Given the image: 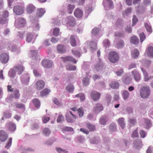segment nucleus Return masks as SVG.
<instances>
[{"label":"nucleus","mask_w":153,"mask_h":153,"mask_svg":"<svg viewBox=\"0 0 153 153\" xmlns=\"http://www.w3.org/2000/svg\"><path fill=\"white\" fill-rule=\"evenodd\" d=\"M150 94L149 87L145 85L142 87L140 91V94L143 98H147Z\"/></svg>","instance_id":"1"},{"label":"nucleus","mask_w":153,"mask_h":153,"mask_svg":"<svg viewBox=\"0 0 153 153\" xmlns=\"http://www.w3.org/2000/svg\"><path fill=\"white\" fill-rule=\"evenodd\" d=\"M108 59L112 63L117 62L119 59V56L117 53L115 52L111 51L108 54Z\"/></svg>","instance_id":"2"},{"label":"nucleus","mask_w":153,"mask_h":153,"mask_svg":"<svg viewBox=\"0 0 153 153\" xmlns=\"http://www.w3.org/2000/svg\"><path fill=\"white\" fill-rule=\"evenodd\" d=\"M25 23L26 22L25 19L20 17L16 21L15 25L18 28L22 27L25 26Z\"/></svg>","instance_id":"3"},{"label":"nucleus","mask_w":153,"mask_h":153,"mask_svg":"<svg viewBox=\"0 0 153 153\" xmlns=\"http://www.w3.org/2000/svg\"><path fill=\"white\" fill-rule=\"evenodd\" d=\"M103 4L105 9H112L113 8V3L111 0H104Z\"/></svg>","instance_id":"4"},{"label":"nucleus","mask_w":153,"mask_h":153,"mask_svg":"<svg viewBox=\"0 0 153 153\" xmlns=\"http://www.w3.org/2000/svg\"><path fill=\"white\" fill-rule=\"evenodd\" d=\"M12 92L13 94L10 95L7 98L9 100H12L13 98H14L15 99H17L19 97L20 94L19 90L16 89H14Z\"/></svg>","instance_id":"5"},{"label":"nucleus","mask_w":153,"mask_h":153,"mask_svg":"<svg viewBox=\"0 0 153 153\" xmlns=\"http://www.w3.org/2000/svg\"><path fill=\"white\" fill-rule=\"evenodd\" d=\"M103 68L104 65L101 59H99L98 62L95 67V70L97 71H101L102 70Z\"/></svg>","instance_id":"6"},{"label":"nucleus","mask_w":153,"mask_h":153,"mask_svg":"<svg viewBox=\"0 0 153 153\" xmlns=\"http://www.w3.org/2000/svg\"><path fill=\"white\" fill-rule=\"evenodd\" d=\"M30 77L27 74H24L21 76L20 80L22 84L27 85L29 81Z\"/></svg>","instance_id":"7"},{"label":"nucleus","mask_w":153,"mask_h":153,"mask_svg":"<svg viewBox=\"0 0 153 153\" xmlns=\"http://www.w3.org/2000/svg\"><path fill=\"white\" fill-rule=\"evenodd\" d=\"M13 10L14 12L17 15L22 14L24 12V9L23 7L19 5L14 6Z\"/></svg>","instance_id":"8"},{"label":"nucleus","mask_w":153,"mask_h":153,"mask_svg":"<svg viewBox=\"0 0 153 153\" xmlns=\"http://www.w3.org/2000/svg\"><path fill=\"white\" fill-rule=\"evenodd\" d=\"M42 64L44 67L48 68L51 67L53 64V63L51 61L48 59L43 60L42 62Z\"/></svg>","instance_id":"9"},{"label":"nucleus","mask_w":153,"mask_h":153,"mask_svg":"<svg viewBox=\"0 0 153 153\" xmlns=\"http://www.w3.org/2000/svg\"><path fill=\"white\" fill-rule=\"evenodd\" d=\"M100 94L95 91H92L90 94L91 98L94 101L99 100Z\"/></svg>","instance_id":"10"},{"label":"nucleus","mask_w":153,"mask_h":153,"mask_svg":"<svg viewBox=\"0 0 153 153\" xmlns=\"http://www.w3.org/2000/svg\"><path fill=\"white\" fill-rule=\"evenodd\" d=\"M9 60L8 55L6 53H2L0 56V60L3 63H6Z\"/></svg>","instance_id":"11"},{"label":"nucleus","mask_w":153,"mask_h":153,"mask_svg":"<svg viewBox=\"0 0 153 153\" xmlns=\"http://www.w3.org/2000/svg\"><path fill=\"white\" fill-rule=\"evenodd\" d=\"M36 89L38 90L42 89L44 87L45 83L42 80H39L36 82Z\"/></svg>","instance_id":"12"},{"label":"nucleus","mask_w":153,"mask_h":153,"mask_svg":"<svg viewBox=\"0 0 153 153\" xmlns=\"http://www.w3.org/2000/svg\"><path fill=\"white\" fill-rule=\"evenodd\" d=\"M131 74L133 76L136 81H138L140 80V74L137 70H134L131 71Z\"/></svg>","instance_id":"13"},{"label":"nucleus","mask_w":153,"mask_h":153,"mask_svg":"<svg viewBox=\"0 0 153 153\" xmlns=\"http://www.w3.org/2000/svg\"><path fill=\"white\" fill-rule=\"evenodd\" d=\"M62 60L64 62H72L74 63L77 62V61L74 58L71 56H68L66 57H62Z\"/></svg>","instance_id":"14"},{"label":"nucleus","mask_w":153,"mask_h":153,"mask_svg":"<svg viewBox=\"0 0 153 153\" xmlns=\"http://www.w3.org/2000/svg\"><path fill=\"white\" fill-rule=\"evenodd\" d=\"M103 108L102 105L100 103L97 104L96 106L93 110L94 112L97 113H98L103 110Z\"/></svg>","instance_id":"15"},{"label":"nucleus","mask_w":153,"mask_h":153,"mask_svg":"<svg viewBox=\"0 0 153 153\" xmlns=\"http://www.w3.org/2000/svg\"><path fill=\"white\" fill-rule=\"evenodd\" d=\"M74 14L76 17L80 18L83 15V11L81 9L77 8L75 9Z\"/></svg>","instance_id":"16"},{"label":"nucleus","mask_w":153,"mask_h":153,"mask_svg":"<svg viewBox=\"0 0 153 153\" xmlns=\"http://www.w3.org/2000/svg\"><path fill=\"white\" fill-rule=\"evenodd\" d=\"M7 137V135L4 131H0V141L4 142Z\"/></svg>","instance_id":"17"},{"label":"nucleus","mask_w":153,"mask_h":153,"mask_svg":"<svg viewBox=\"0 0 153 153\" xmlns=\"http://www.w3.org/2000/svg\"><path fill=\"white\" fill-rule=\"evenodd\" d=\"M68 23V25H71L74 26L75 24V18L72 16H69L67 17Z\"/></svg>","instance_id":"18"},{"label":"nucleus","mask_w":153,"mask_h":153,"mask_svg":"<svg viewBox=\"0 0 153 153\" xmlns=\"http://www.w3.org/2000/svg\"><path fill=\"white\" fill-rule=\"evenodd\" d=\"M88 44V45L90 48V50L92 52H94L97 48V43L94 41H92Z\"/></svg>","instance_id":"19"},{"label":"nucleus","mask_w":153,"mask_h":153,"mask_svg":"<svg viewBox=\"0 0 153 153\" xmlns=\"http://www.w3.org/2000/svg\"><path fill=\"white\" fill-rule=\"evenodd\" d=\"M16 72L18 75H21L24 71L23 67L21 65H18L14 67Z\"/></svg>","instance_id":"20"},{"label":"nucleus","mask_w":153,"mask_h":153,"mask_svg":"<svg viewBox=\"0 0 153 153\" xmlns=\"http://www.w3.org/2000/svg\"><path fill=\"white\" fill-rule=\"evenodd\" d=\"M134 146L138 149L141 148L142 146L141 141L139 139H137L133 141Z\"/></svg>","instance_id":"21"},{"label":"nucleus","mask_w":153,"mask_h":153,"mask_svg":"<svg viewBox=\"0 0 153 153\" xmlns=\"http://www.w3.org/2000/svg\"><path fill=\"white\" fill-rule=\"evenodd\" d=\"M6 125L8 126L10 131H14L15 130L16 127L15 124L10 122L7 123Z\"/></svg>","instance_id":"22"},{"label":"nucleus","mask_w":153,"mask_h":153,"mask_svg":"<svg viewBox=\"0 0 153 153\" xmlns=\"http://www.w3.org/2000/svg\"><path fill=\"white\" fill-rule=\"evenodd\" d=\"M16 71L14 67L10 69L8 73L9 76L12 78H14L16 76Z\"/></svg>","instance_id":"23"},{"label":"nucleus","mask_w":153,"mask_h":153,"mask_svg":"<svg viewBox=\"0 0 153 153\" xmlns=\"http://www.w3.org/2000/svg\"><path fill=\"white\" fill-rule=\"evenodd\" d=\"M125 43L124 41L121 39L120 40L117 42L115 46V48L117 49L123 48L124 46Z\"/></svg>","instance_id":"24"},{"label":"nucleus","mask_w":153,"mask_h":153,"mask_svg":"<svg viewBox=\"0 0 153 153\" xmlns=\"http://www.w3.org/2000/svg\"><path fill=\"white\" fill-rule=\"evenodd\" d=\"M131 78L127 75H124L123 78V81L126 84H129L131 82Z\"/></svg>","instance_id":"25"},{"label":"nucleus","mask_w":153,"mask_h":153,"mask_svg":"<svg viewBox=\"0 0 153 153\" xmlns=\"http://www.w3.org/2000/svg\"><path fill=\"white\" fill-rule=\"evenodd\" d=\"M35 9V7L33 5L29 4L27 7V11L28 13H31L34 12Z\"/></svg>","instance_id":"26"},{"label":"nucleus","mask_w":153,"mask_h":153,"mask_svg":"<svg viewBox=\"0 0 153 153\" xmlns=\"http://www.w3.org/2000/svg\"><path fill=\"white\" fill-rule=\"evenodd\" d=\"M33 34L30 33H28L27 34L26 38V41L29 43L31 42L33 39Z\"/></svg>","instance_id":"27"},{"label":"nucleus","mask_w":153,"mask_h":153,"mask_svg":"<svg viewBox=\"0 0 153 153\" xmlns=\"http://www.w3.org/2000/svg\"><path fill=\"white\" fill-rule=\"evenodd\" d=\"M74 88V85L71 84H69L66 86V89L69 93H72Z\"/></svg>","instance_id":"28"},{"label":"nucleus","mask_w":153,"mask_h":153,"mask_svg":"<svg viewBox=\"0 0 153 153\" xmlns=\"http://www.w3.org/2000/svg\"><path fill=\"white\" fill-rule=\"evenodd\" d=\"M45 12V9L43 8H38L36 13V15L39 17H41Z\"/></svg>","instance_id":"29"},{"label":"nucleus","mask_w":153,"mask_h":153,"mask_svg":"<svg viewBox=\"0 0 153 153\" xmlns=\"http://www.w3.org/2000/svg\"><path fill=\"white\" fill-rule=\"evenodd\" d=\"M122 95L123 99L126 100L129 97V93L127 91L125 90L122 91Z\"/></svg>","instance_id":"30"},{"label":"nucleus","mask_w":153,"mask_h":153,"mask_svg":"<svg viewBox=\"0 0 153 153\" xmlns=\"http://www.w3.org/2000/svg\"><path fill=\"white\" fill-rule=\"evenodd\" d=\"M147 55L149 56L153 57V47L150 46L148 48L147 51Z\"/></svg>","instance_id":"31"},{"label":"nucleus","mask_w":153,"mask_h":153,"mask_svg":"<svg viewBox=\"0 0 153 153\" xmlns=\"http://www.w3.org/2000/svg\"><path fill=\"white\" fill-rule=\"evenodd\" d=\"M57 49L59 52L61 53H64L66 51L64 46L59 45L57 47Z\"/></svg>","instance_id":"32"},{"label":"nucleus","mask_w":153,"mask_h":153,"mask_svg":"<svg viewBox=\"0 0 153 153\" xmlns=\"http://www.w3.org/2000/svg\"><path fill=\"white\" fill-rule=\"evenodd\" d=\"M145 127L146 128L148 129L152 126V123L150 120L148 119H145L144 120Z\"/></svg>","instance_id":"33"},{"label":"nucleus","mask_w":153,"mask_h":153,"mask_svg":"<svg viewBox=\"0 0 153 153\" xmlns=\"http://www.w3.org/2000/svg\"><path fill=\"white\" fill-rule=\"evenodd\" d=\"M144 26L147 32L150 33L152 32V30L150 24L145 23L144 24Z\"/></svg>","instance_id":"34"},{"label":"nucleus","mask_w":153,"mask_h":153,"mask_svg":"<svg viewBox=\"0 0 153 153\" xmlns=\"http://www.w3.org/2000/svg\"><path fill=\"white\" fill-rule=\"evenodd\" d=\"M108 120V117L106 116H104L101 117L100 121V123L102 125H105Z\"/></svg>","instance_id":"35"},{"label":"nucleus","mask_w":153,"mask_h":153,"mask_svg":"<svg viewBox=\"0 0 153 153\" xmlns=\"http://www.w3.org/2000/svg\"><path fill=\"white\" fill-rule=\"evenodd\" d=\"M76 36L72 35L70 37V42L71 45L73 47H75L76 45V43L75 39Z\"/></svg>","instance_id":"36"},{"label":"nucleus","mask_w":153,"mask_h":153,"mask_svg":"<svg viewBox=\"0 0 153 153\" xmlns=\"http://www.w3.org/2000/svg\"><path fill=\"white\" fill-rule=\"evenodd\" d=\"M130 42L131 43L136 45L139 42V40L136 36H133L131 38Z\"/></svg>","instance_id":"37"},{"label":"nucleus","mask_w":153,"mask_h":153,"mask_svg":"<svg viewBox=\"0 0 153 153\" xmlns=\"http://www.w3.org/2000/svg\"><path fill=\"white\" fill-rule=\"evenodd\" d=\"M124 119L123 117L120 118L118 120V122L121 127L123 129L125 126Z\"/></svg>","instance_id":"38"},{"label":"nucleus","mask_w":153,"mask_h":153,"mask_svg":"<svg viewBox=\"0 0 153 153\" xmlns=\"http://www.w3.org/2000/svg\"><path fill=\"white\" fill-rule=\"evenodd\" d=\"M43 134L46 136H48L50 134L51 131L48 128H45L42 131Z\"/></svg>","instance_id":"39"},{"label":"nucleus","mask_w":153,"mask_h":153,"mask_svg":"<svg viewBox=\"0 0 153 153\" xmlns=\"http://www.w3.org/2000/svg\"><path fill=\"white\" fill-rule=\"evenodd\" d=\"M110 87L113 89H117L119 86V84L118 82H111L110 84Z\"/></svg>","instance_id":"40"},{"label":"nucleus","mask_w":153,"mask_h":153,"mask_svg":"<svg viewBox=\"0 0 153 153\" xmlns=\"http://www.w3.org/2000/svg\"><path fill=\"white\" fill-rule=\"evenodd\" d=\"M75 8L74 5L69 4L67 7V11L69 14H71Z\"/></svg>","instance_id":"41"},{"label":"nucleus","mask_w":153,"mask_h":153,"mask_svg":"<svg viewBox=\"0 0 153 153\" xmlns=\"http://www.w3.org/2000/svg\"><path fill=\"white\" fill-rule=\"evenodd\" d=\"M50 91H51L49 89H45L41 92V96L42 97H43L47 95H48Z\"/></svg>","instance_id":"42"},{"label":"nucleus","mask_w":153,"mask_h":153,"mask_svg":"<svg viewBox=\"0 0 153 153\" xmlns=\"http://www.w3.org/2000/svg\"><path fill=\"white\" fill-rule=\"evenodd\" d=\"M75 97H78L80 99V100L82 102L83 101L85 100V96L84 94L82 93H80L75 95Z\"/></svg>","instance_id":"43"},{"label":"nucleus","mask_w":153,"mask_h":153,"mask_svg":"<svg viewBox=\"0 0 153 153\" xmlns=\"http://www.w3.org/2000/svg\"><path fill=\"white\" fill-rule=\"evenodd\" d=\"M33 102L35 107L38 109L39 108L40 106V102L39 100L34 99L33 100Z\"/></svg>","instance_id":"44"},{"label":"nucleus","mask_w":153,"mask_h":153,"mask_svg":"<svg viewBox=\"0 0 153 153\" xmlns=\"http://www.w3.org/2000/svg\"><path fill=\"white\" fill-rule=\"evenodd\" d=\"M78 113L79 114V116L80 117H82L84 114V110L82 108H79L77 110Z\"/></svg>","instance_id":"45"},{"label":"nucleus","mask_w":153,"mask_h":153,"mask_svg":"<svg viewBox=\"0 0 153 153\" xmlns=\"http://www.w3.org/2000/svg\"><path fill=\"white\" fill-rule=\"evenodd\" d=\"M139 54V51L137 49H135L132 53V57L133 58H136L138 56Z\"/></svg>","instance_id":"46"},{"label":"nucleus","mask_w":153,"mask_h":153,"mask_svg":"<svg viewBox=\"0 0 153 153\" xmlns=\"http://www.w3.org/2000/svg\"><path fill=\"white\" fill-rule=\"evenodd\" d=\"M66 68L68 70L70 71H74L76 70V67L74 65H69L66 66Z\"/></svg>","instance_id":"47"},{"label":"nucleus","mask_w":153,"mask_h":153,"mask_svg":"<svg viewBox=\"0 0 153 153\" xmlns=\"http://www.w3.org/2000/svg\"><path fill=\"white\" fill-rule=\"evenodd\" d=\"M83 85L85 86H86L89 84V79L86 77L83 78L82 81Z\"/></svg>","instance_id":"48"},{"label":"nucleus","mask_w":153,"mask_h":153,"mask_svg":"<svg viewBox=\"0 0 153 153\" xmlns=\"http://www.w3.org/2000/svg\"><path fill=\"white\" fill-rule=\"evenodd\" d=\"M109 129L110 131L111 132L115 131L116 130L115 125L114 124L110 125L109 126Z\"/></svg>","instance_id":"49"},{"label":"nucleus","mask_w":153,"mask_h":153,"mask_svg":"<svg viewBox=\"0 0 153 153\" xmlns=\"http://www.w3.org/2000/svg\"><path fill=\"white\" fill-rule=\"evenodd\" d=\"M57 152L59 153H68V151L64 149H62L60 148H56Z\"/></svg>","instance_id":"50"},{"label":"nucleus","mask_w":153,"mask_h":153,"mask_svg":"<svg viewBox=\"0 0 153 153\" xmlns=\"http://www.w3.org/2000/svg\"><path fill=\"white\" fill-rule=\"evenodd\" d=\"M66 120L68 123H73L74 121V119L69 116L68 113L66 115Z\"/></svg>","instance_id":"51"},{"label":"nucleus","mask_w":153,"mask_h":153,"mask_svg":"<svg viewBox=\"0 0 153 153\" xmlns=\"http://www.w3.org/2000/svg\"><path fill=\"white\" fill-rule=\"evenodd\" d=\"M103 44L104 46L106 48L110 45V42L108 39H105L104 40Z\"/></svg>","instance_id":"52"},{"label":"nucleus","mask_w":153,"mask_h":153,"mask_svg":"<svg viewBox=\"0 0 153 153\" xmlns=\"http://www.w3.org/2000/svg\"><path fill=\"white\" fill-rule=\"evenodd\" d=\"M100 141L98 138H94L90 139V142L93 144H97Z\"/></svg>","instance_id":"53"},{"label":"nucleus","mask_w":153,"mask_h":153,"mask_svg":"<svg viewBox=\"0 0 153 153\" xmlns=\"http://www.w3.org/2000/svg\"><path fill=\"white\" fill-rule=\"evenodd\" d=\"M64 121V119L63 116L62 114L59 115L57 120V122L58 123H62Z\"/></svg>","instance_id":"54"},{"label":"nucleus","mask_w":153,"mask_h":153,"mask_svg":"<svg viewBox=\"0 0 153 153\" xmlns=\"http://www.w3.org/2000/svg\"><path fill=\"white\" fill-rule=\"evenodd\" d=\"M12 139L10 138L8 140L7 143L5 147L7 149H9L11 145Z\"/></svg>","instance_id":"55"},{"label":"nucleus","mask_w":153,"mask_h":153,"mask_svg":"<svg viewBox=\"0 0 153 153\" xmlns=\"http://www.w3.org/2000/svg\"><path fill=\"white\" fill-rule=\"evenodd\" d=\"M140 41L142 43L146 38V36L143 32L139 34Z\"/></svg>","instance_id":"56"},{"label":"nucleus","mask_w":153,"mask_h":153,"mask_svg":"<svg viewBox=\"0 0 153 153\" xmlns=\"http://www.w3.org/2000/svg\"><path fill=\"white\" fill-rule=\"evenodd\" d=\"M7 23V19H4L2 18H0V24H5L6 25Z\"/></svg>","instance_id":"57"},{"label":"nucleus","mask_w":153,"mask_h":153,"mask_svg":"<svg viewBox=\"0 0 153 153\" xmlns=\"http://www.w3.org/2000/svg\"><path fill=\"white\" fill-rule=\"evenodd\" d=\"M87 127L88 129L91 131H94L95 129L94 126L91 124L90 123H88L87 124Z\"/></svg>","instance_id":"58"},{"label":"nucleus","mask_w":153,"mask_h":153,"mask_svg":"<svg viewBox=\"0 0 153 153\" xmlns=\"http://www.w3.org/2000/svg\"><path fill=\"white\" fill-rule=\"evenodd\" d=\"M59 29L58 28H56L53 30V34L54 36H57L59 35Z\"/></svg>","instance_id":"59"},{"label":"nucleus","mask_w":153,"mask_h":153,"mask_svg":"<svg viewBox=\"0 0 153 153\" xmlns=\"http://www.w3.org/2000/svg\"><path fill=\"white\" fill-rule=\"evenodd\" d=\"M100 30V28H94L93 29L92 31V33L93 35H96L98 33V32Z\"/></svg>","instance_id":"60"},{"label":"nucleus","mask_w":153,"mask_h":153,"mask_svg":"<svg viewBox=\"0 0 153 153\" xmlns=\"http://www.w3.org/2000/svg\"><path fill=\"white\" fill-rule=\"evenodd\" d=\"M53 101L54 103L57 105H62L61 102L59 101L58 99L56 98H53Z\"/></svg>","instance_id":"61"},{"label":"nucleus","mask_w":153,"mask_h":153,"mask_svg":"<svg viewBox=\"0 0 153 153\" xmlns=\"http://www.w3.org/2000/svg\"><path fill=\"white\" fill-rule=\"evenodd\" d=\"M129 122L131 126H134L136 123V120L134 119H130L129 120Z\"/></svg>","instance_id":"62"},{"label":"nucleus","mask_w":153,"mask_h":153,"mask_svg":"<svg viewBox=\"0 0 153 153\" xmlns=\"http://www.w3.org/2000/svg\"><path fill=\"white\" fill-rule=\"evenodd\" d=\"M72 53L73 55L75 56H76L80 57V53L78 51L74 50H72Z\"/></svg>","instance_id":"63"},{"label":"nucleus","mask_w":153,"mask_h":153,"mask_svg":"<svg viewBox=\"0 0 153 153\" xmlns=\"http://www.w3.org/2000/svg\"><path fill=\"white\" fill-rule=\"evenodd\" d=\"M123 72V69H121L117 71H116L115 73L118 76H120L122 75Z\"/></svg>","instance_id":"64"}]
</instances>
